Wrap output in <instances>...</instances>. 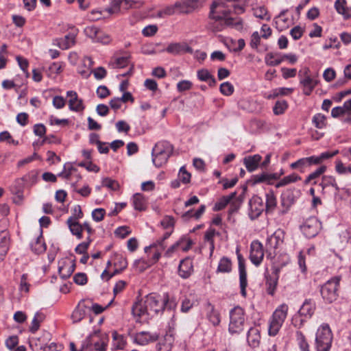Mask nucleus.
<instances>
[{
    "label": "nucleus",
    "instance_id": "obj_1",
    "mask_svg": "<svg viewBox=\"0 0 351 351\" xmlns=\"http://www.w3.org/2000/svg\"><path fill=\"white\" fill-rule=\"evenodd\" d=\"M144 299L145 304L152 316L165 310H175L177 306L176 298L170 297L167 293H165L162 296L155 293H150Z\"/></svg>",
    "mask_w": 351,
    "mask_h": 351
},
{
    "label": "nucleus",
    "instance_id": "obj_2",
    "mask_svg": "<svg viewBox=\"0 0 351 351\" xmlns=\"http://www.w3.org/2000/svg\"><path fill=\"white\" fill-rule=\"evenodd\" d=\"M233 27L237 30L243 28V21L240 18L222 19L219 15L215 14L214 11L210 12L209 21L207 29L213 32H219L226 27Z\"/></svg>",
    "mask_w": 351,
    "mask_h": 351
},
{
    "label": "nucleus",
    "instance_id": "obj_3",
    "mask_svg": "<svg viewBox=\"0 0 351 351\" xmlns=\"http://www.w3.org/2000/svg\"><path fill=\"white\" fill-rule=\"evenodd\" d=\"M173 146L167 141L158 142L152 149V161L157 167L166 164L169 158L173 153Z\"/></svg>",
    "mask_w": 351,
    "mask_h": 351
},
{
    "label": "nucleus",
    "instance_id": "obj_4",
    "mask_svg": "<svg viewBox=\"0 0 351 351\" xmlns=\"http://www.w3.org/2000/svg\"><path fill=\"white\" fill-rule=\"evenodd\" d=\"M341 276H335L327 280L320 288L322 299L326 303L331 304L339 297V283Z\"/></svg>",
    "mask_w": 351,
    "mask_h": 351
},
{
    "label": "nucleus",
    "instance_id": "obj_5",
    "mask_svg": "<svg viewBox=\"0 0 351 351\" xmlns=\"http://www.w3.org/2000/svg\"><path fill=\"white\" fill-rule=\"evenodd\" d=\"M316 308L315 302L312 299H306L298 311V313L293 317L292 322L295 327L302 328L307 319H311Z\"/></svg>",
    "mask_w": 351,
    "mask_h": 351
},
{
    "label": "nucleus",
    "instance_id": "obj_6",
    "mask_svg": "<svg viewBox=\"0 0 351 351\" xmlns=\"http://www.w3.org/2000/svg\"><path fill=\"white\" fill-rule=\"evenodd\" d=\"M332 341V333L328 324L321 325L316 332L317 351H329Z\"/></svg>",
    "mask_w": 351,
    "mask_h": 351
},
{
    "label": "nucleus",
    "instance_id": "obj_7",
    "mask_svg": "<svg viewBox=\"0 0 351 351\" xmlns=\"http://www.w3.org/2000/svg\"><path fill=\"white\" fill-rule=\"evenodd\" d=\"M245 324V312L240 306H236L230 312L228 330L231 334H237L243 329Z\"/></svg>",
    "mask_w": 351,
    "mask_h": 351
},
{
    "label": "nucleus",
    "instance_id": "obj_8",
    "mask_svg": "<svg viewBox=\"0 0 351 351\" xmlns=\"http://www.w3.org/2000/svg\"><path fill=\"white\" fill-rule=\"evenodd\" d=\"M302 232L307 238L315 237L321 229V223L316 217L307 219L300 227Z\"/></svg>",
    "mask_w": 351,
    "mask_h": 351
},
{
    "label": "nucleus",
    "instance_id": "obj_9",
    "mask_svg": "<svg viewBox=\"0 0 351 351\" xmlns=\"http://www.w3.org/2000/svg\"><path fill=\"white\" fill-rule=\"evenodd\" d=\"M83 348L95 351H106V343L101 339L97 332L90 335L84 341Z\"/></svg>",
    "mask_w": 351,
    "mask_h": 351
},
{
    "label": "nucleus",
    "instance_id": "obj_10",
    "mask_svg": "<svg viewBox=\"0 0 351 351\" xmlns=\"http://www.w3.org/2000/svg\"><path fill=\"white\" fill-rule=\"evenodd\" d=\"M238 262H239V282L241 288V294L243 297H246V287L247 285V273L245 267V260L242 255L239 253V249L237 247L236 251Z\"/></svg>",
    "mask_w": 351,
    "mask_h": 351
},
{
    "label": "nucleus",
    "instance_id": "obj_11",
    "mask_svg": "<svg viewBox=\"0 0 351 351\" xmlns=\"http://www.w3.org/2000/svg\"><path fill=\"white\" fill-rule=\"evenodd\" d=\"M264 257V250L262 243L258 241H254L250 245V258L252 263L258 266Z\"/></svg>",
    "mask_w": 351,
    "mask_h": 351
},
{
    "label": "nucleus",
    "instance_id": "obj_12",
    "mask_svg": "<svg viewBox=\"0 0 351 351\" xmlns=\"http://www.w3.org/2000/svg\"><path fill=\"white\" fill-rule=\"evenodd\" d=\"M159 335L154 332L141 331L134 334V342L140 346H145L158 340Z\"/></svg>",
    "mask_w": 351,
    "mask_h": 351
},
{
    "label": "nucleus",
    "instance_id": "obj_13",
    "mask_svg": "<svg viewBox=\"0 0 351 351\" xmlns=\"http://www.w3.org/2000/svg\"><path fill=\"white\" fill-rule=\"evenodd\" d=\"M249 216L252 219L258 218L265 209L263 199L258 196L253 197L249 202Z\"/></svg>",
    "mask_w": 351,
    "mask_h": 351
},
{
    "label": "nucleus",
    "instance_id": "obj_14",
    "mask_svg": "<svg viewBox=\"0 0 351 351\" xmlns=\"http://www.w3.org/2000/svg\"><path fill=\"white\" fill-rule=\"evenodd\" d=\"M165 247L166 245L165 243H162V241L157 240L149 246L145 247V252L149 255L153 253L152 256V263H156L160 258L161 253L165 250Z\"/></svg>",
    "mask_w": 351,
    "mask_h": 351
},
{
    "label": "nucleus",
    "instance_id": "obj_15",
    "mask_svg": "<svg viewBox=\"0 0 351 351\" xmlns=\"http://www.w3.org/2000/svg\"><path fill=\"white\" fill-rule=\"evenodd\" d=\"M280 176L278 175L277 173H267L263 172L261 174L252 176L250 180H249V183L252 186H255L258 184L264 182L271 184L272 183V180H278Z\"/></svg>",
    "mask_w": 351,
    "mask_h": 351
},
{
    "label": "nucleus",
    "instance_id": "obj_16",
    "mask_svg": "<svg viewBox=\"0 0 351 351\" xmlns=\"http://www.w3.org/2000/svg\"><path fill=\"white\" fill-rule=\"evenodd\" d=\"M165 51L173 55H178L184 53H193V49L185 43H173L168 45Z\"/></svg>",
    "mask_w": 351,
    "mask_h": 351
},
{
    "label": "nucleus",
    "instance_id": "obj_17",
    "mask_svg": "<svg viewBox=\"0 0 351 351\" xmlns=\"http://www.w3.org/2000/svg\"><path fill=\"white\" fill-rule=\"evenodd\" d=\"M58 176L71 182L73 180H75L74 182H72L73 184L81 179V176L77 173V169L69 163L64 165V169L58 174Z\"/></svg>",
    "mask_w": 351,
    "mask_h": 351
},
{
    "label": "nucleus",
    "instance_id": "obj_18",
    "mask_svg": "<svg viewBox=\"0 0 351 351\" xmlns=\"http://www.w3.org/2000/svg\"><path fill=\"white\" fill-rule=\"evenodd\" d=\"M193 272V261L189 258L182 260L178 267V274L184 278H188Z\"/></svg>",
    "mask_w": 351,
    "mask_h": 351
},
{
    "label": "nucleus",
    "instance_id": "obj_19",
    "mask_svg": "<svg viewBox=\"0 0 351 351\" xmlns=\"http://www.w3.org/2000/svg\"><path fill=\"white\" fill-rule=\"evenodd\" d=\"M66 95L70 97L69 100V108L71 110L75 112H81L84 109L82 100L78 98L75 91L69 90Z\"/></svg>",
    "mask_w": 351,
    "mask_h": 351
},
{
    "label": "nucleus",
    "instance_id": "obj_20",
    "mask_svg": "<svg viewBox=\"0 0 351 351\" xmlns=\"http://www.w3.org/2000/svg\"><path fill=\"white\" fill-rule=\"evenodd\" d=\"M261 338L260 330L257 327L250 328L247 335V341L250 347L253 348L258 347Z\"/></svg>",
    "mask_w": 351,
    "mask_h": 351
},
{
    "label": "nucleus",
    "instance_id": "obj_21",
    "mask_svg": "<svg viewBox=\"0 0 351 351\" xmlns=\"http://www.w3.org/2000/svg\"><path fill=\"white\" fill-rule=\"evenodd\" d=\"M338 153V150H335L331 152H326L322 153L319 156H312L310 157H306V160L309 166H311L313 165H319L324 160L336 156Z\"/></svg>",
    "mask_w": 351,
    "mask_h": 351
},
{
    "label": "nucleus",
    "instance_id": "obj_22",
    "mask_svg": "<svg viewBox=\"0 0 351 351\" xmlns=\"http://www.w3.org/2000/svg\"><path fill=\"white\" fill-rule=\"evenodd\" d=\"M261 159L262 157L259 154L248 156L243 158V164L248 171L252 172L257 169Z\"/></svg>",
    "mask_w": 351,
    "mask_h": 351
},
{
    "label": "nucleus",
    "instance_id": "obj_23",
    "mask_svg": "<svg viewBox=\"0 0 351 351\" xmlns=\"http://www.w3.org/2000/svg\"><path fill=\"white\" fill-rule=\"evenodd\" d=\"M334 6L337 12L342 15L344 19L351 18V7L347 6L346 0H336Z\"/></svg>",
    "mask_w": 351,
    "mask_h": 351
},
{
    "label": "nucleus",
    "instance_id": "obj_24",
    "mask_svg": "<svg viewBox=\"0 0 351 351\" xmlns=\"http://www.w3.org/2000/svg\"><path fill=\"white\" fill-rule=\"evenodd\" d=\"M75 270V265L69 261H63L59 263L58 272L62 279L69 278Z\"/></svg>",
    "mask_w": 351,
    "mask_h": 351
},
{
    "label": "nucleus",
    "instance_id": "obj_25",
    "mask_svg": "<svg viewBox=\"0 0 351 351\" xmlns=\"http://www.w3.org/2000/svg\"><path fill=\"white\" fill-rule=\"evenodd\" d=\"M56 45L63 50H66L71 47L75 43V35L69 34L62 38L56 40Z\"/></svg>",
    "mask_w": 351,
    "mask_h": 351
},
{
    "label": "nucleus",
    "instance_id": "obj_26",
    "mask_svg": "<svg viewBox=\"0 0 351 351\" xmlns=\"http://www.w3.org/2000/svg\"><path fill=\"white\" fill-rule=\"evenodd\" d=\"M132 312L134 316L141 317L143 315H150L149 311L145 304V299L136 302L132 308Z\"/></svg>",
    "mask_w": 351,
    "mask_h": 351
},
{
    "label": "nucleus",
    "instance_id": "obj_27",
    "mask_svg": "<svg viewBox=\"0 0 351 351\" xmlns=\"http://www.w3.org/2000/svg\"><path fill=\"white\" fill-rule=\"evenodd\" d=\"M130 56L126 55L124 56H114L112 58L110 65L113 69H121L128 66L130 64Z\"/></svg>",
    "mask_w": 351,
    "mask_h": 351
},
{
    "label": "nucleus",
    "instance_id": "obj_28",
    "mask_svg": "<svg viewBox=\"0 0 351 351\" xmlns=\"http://www.w3.org/2000/svg\"><path fill=\"white\" fill-rule=\"evenodd\" d=\"M320 186L322 188V191H324L328 187H332L335 190V193L337 194L339 192V187L337 185L336 179L332 176H324L322 177Z\"/></svg>",
    "mask_w": 351,
    "mask_h": 351
},
{
    "label": "nucleus",
    "instance_id": "obj_29",
    "mask_svg": "<svg viewBox=\"0 0 351 351\" xmlns=\"http://www.w3.org/2000/svg\"><path fill=\"white\" fill-rule=\"evenodd\" d=\"M300 83L303 86L304 94L309 95L316 86L317 82L311 76H306V77L301 78Z\"/></svg>",
    "mask_w": 351,
    "mask_h": 351
},
{
    "label": "nucleus",
    "instance_id": "obj_30",
    "mask_svg": "<svg viewBox=\"0 0 351 351\" xmlns=\"http://www.w3.org/2000/svg\"><path fill=\"white\" fill-rule=\"evenodd\" d=\"M66 224L73 235L75 236L78 239H82L83 226H82V224L78 221L67 219Z\"/></svg>",
    "mask_w": 351,
    "mask_h": 351
},
{
    "label": "nucleus",
    "instance_id": "obj_31",
    "mask_svg": "<svg viewBox=\"0 0 351 351\" xmlns=\"http://www.w3.org/2000/svg\"><path fill=\"white\" fill-rule=\"evenodd\" d=\"M174 343V337L172 334H166L163 339L158 343L159 351H171Z\"/></svg>",
    "mask_w": 351,
    "mask_h": 351
},
{
    "label": "nucleus",
    "instance_id": "obj_32",
    "mask_svg": "<svg viewBox=\"0 0 351 351\" xmlns=\"http://www.w3.org/2000/svg\"><path fill=\"white\" fill-rule=\"evenodd\" d=\"M86 305L84 304H78L71 314V319L73 323H78L84 318L86 313Z\"/></svg>",
    "mask_w": 351,
    "mask_h": 351
},
{
    "label": "nucleus",
    "instance_id": "obj_33",
    "mask_svg": "<svg viewBox=\"0 0 351 351\" xmlns=\"http://www.w3.org/2000/svg\"><path fill=\"white\" fill-rule=\"evenodd\" d=\"M208 311L206 317L209 322L214 326H219L221 322L220 313L211 304H208Z\"/></svg>",
    "mask_w": 351,
    "mask_h": 351
},
{
    "label": "nucleus",
    "instance_id": "obj_34",
    "mask_svg": "<svg viewBox=\"0 0 351 351\" xmlns=\"http://www.w3.org/2000/svg\"><path fill=\"white\" fill-rule=\"evenodd\" d=\"M176 10H179L180 12H183L184 11L182 9V3L180 2H176L173 5H168L163 9L160 10L158 12V15L160 17H163L165 16H170L176 12Z\"/></svg>",
    "mask_w": 351,
    "mask_h": 351
},
{
    "label": "nucleus",
    "instance_id": "obj_35",
    "mask_svg": "<svg viewBox=\"0 0 351 351\" xmlns=\"http://www.w3.org/2000/svg\"><path fill=\"white\" fill-rule=\"evenodd\" d=\"M214 11L215 14L219 15L222 19L230 18L229 14L230 11L226 10L225 5L221 2H213V3L210 6V11Z\"/></svg>",
    "mask_w": 351,
    "mask_h": 351
},
{
    "label": "nucleus",
    "instance_id": "obj_36",
    "mask_svg": "<svg viewBox=\"0 0 351 351\" xmlns=\"http://www.w3.org/2000/svg\"><path fill=\"white\" fill-rule=\"evenodd\" d=\"M295 197L293 192L291 190H287L281 195V204L285 208L283 213H285L290 206L294 203Z\"/></svg>",
    "mask_w": 351,
    "mask_h": 351
},
{
    "label": "nucleus",
    "instance_id": "obj_37",
    "mask_svg": "<svg viewBox=\"0 0 351 351\" xmlns=\"http://www.w3.org/2000/svg\"><path fill=\"white\" fill-rule=\"evenodd\" d=\"M197 76L200 81L208 82L210 86H214L216 84V80L207 69L198 70Z\"/></svg>",
    "mask_w": 351,
    "mask_h": 351
},
{
    "label": "nucleus",
    "instance_id": "obj_38",
    "mask_svg": "<svg viewBox=\"0 0 351 351\" xmlns=\"http://www.w3.org/2000/svg\"><path fill=\"white\" fill-rule=\"evenodd\" d=\"M10 239L8 233L5 231H2L0 233V256H4L9 248Z\"/></svg>",
    "mask_w": 351,
    "mask_h": 351
},
{
    "label": "nucleus",
    "instance_id": "obj_39",
    "mask_svg": "<svg viewBox=\"0 0 351 351\" xmlns=\"http://www.w3.org/2000/svg\"><path fill=\"white\" fill-rule=\"evenodd\" d=\"M133 206L135 210L142 211L146 208V200L141 193H136L132 198Z\"/></svg>",
    "mask_w": 351,
    "mask_h": 351
},
{
    "label": "nucleus",
    "instance_id": "obj_40",
    "mask_svg": "<svg viewBox=\"0 0 351 351\" xmlns=\"http://www.w3.org/2000/svg\"><path fill=\"white\" fill-rule=\"evenodd\" d=\"M288 310V305L282 304L274 311L272 316L284 323L287 316Z\"/></svg>",
    "mask_w": 351,
    "mask_h": 351
},
{
    "label": "nucleus",
    "instance_id": "obj_41",
    "mask_svg": "<svg viewBox=\"0 0 351 351\" xmlns=\"http://www.w3.org/2000/svg\"><path fill=\"white\" fill-rule=\"evenodd\" d=\"M283 322L271 316L269 320L268 333L270 336H276L281 328Z\"/></svg>",
    "mask_w": 351,
    "mask_h": 351
},
{
    "label": "nucleus",
    "instance_id": "obj_42",
    "mask_svg": "<svg viewBox=\"0 0 351 351\" xmlns=\"http://www.w3.org/2000/svg\"><path fill=\"white\" fill-rule=\"evenodd\" d=\"M295 340L301 351H310V346L306 337L300 330L296 331Z\"/></svg>",
    "mask_w": 351,
    "mask_h": 351
},
{
    "label": "nucleus",
    "instance_id": "obj_43",
    "mask_svg": "<svg viewBox=\"0 0 351 351\" xmlns=\"http://www.w3.org/2000/svg\"><path fill=\"white\" fill-rule=\"evenodd\" d=\"M232 270V262L228 257H222L219 263L217 272V273H229Z\"/></svg>",
    "mask_w": 351,
    "mask_h": 351
},
{
    "label": "nucleus",
    "instance_id": "obj_44",
    "mask_svg": "<svg viewBox=\"0 0 351 351\" xmlns=\"http://www.w3.org/2000/svg\"><path fill=\"white\" fill-rule=\"evenodd\" d=\"M237 193L233 192L228 195L223 196L215 205V210L223 209L236 197Z\"/></svg>",
    "mask_w": 351,
    "mask_h": 351
},
{
    "label": "nucleus",
    "instance_id": "obj_45",
    "mask_svg": "<svg viewBox=\"0 0 351 351\" xmlns=\"http://www.w3.org/2000/svg\"><path fill=\"white\" fill-rule=\"evenodd\" d=\"M45 315L40 312H37L32 319L29 331L32 333H35L40 328V324L44 321Z\"/></svg>",
    "mask_w": 351,
    "mask_h": 351
},
{
    "label": "nucleus",
    "instance_id": "obj_46",
    "mask_svg": "<svg viewBox=\"0 0 351 351\" xmlns=\"http://www.w3.org/2000/svg\"><path fill=\"white\" fill-rule=\"evenodd\" d=\"M312 123L316 128L324 129L327 125L326 117L322 113H317L313 117Z\"/></svg>",
    "mask_w": 351,
    "mask_h": 351
},
{
    "label": "nucleus",
    "instance_id": "obj_47",
    "mask_svg": "<svg viewBox=\"0 0 351 351\" xmlns=\"http://www.w3.org/2000/svg\"><path fill=\"white\" fill-rule=\"evenodd\" d=\"M281 234L282 232L280 231L275 232L267 238V245H268L270 248L276 249L280 243H282Z\"/></svg>",
    "mask_w": 351,
    "mask_h": 351
},
{
    "label": "nucleus",
    "instance_id": "obj_48",
    "mask_svg": "<svg viewBox=\"0 0 351 351\" xmlns=\"http://www.w3.org/2000/svg\"><path fill=\"white\" fill-rule=\"evenodd\" d=\"M300 180H301L300 176L296 175L295 173H292L291 175L284 177L280 182H278L276 184V187L280 188V187L284 186L285 185H287L290 183L295 182Z\"/></svg>",
    "mask_w": 351,
    "mask_h": 351
},
{
    "label": "nucleus",
    "instance_id": "obj_49",
    "mask_svg": "<svg viewBox=\"0 0 351 351\" xmlns=\"http://www.w3.org/2000/svg\"><path fill=\"white\" fill-rule=\"evenodd\" d=\"M254 15L256 18L263 20L269 21L271 19L267 8L265 6H258L254 9Z\"/></svg>",
    "mask_w": 351,
    "mask_h": 351
},
{
    "label": "nucleus",
    "instance_id": "obj_50",
    "mask_svg": "<svg viewBox=\"0 0 351 351\" xmlns=\"http://www.w3.org/2000/svg\"><path fill=\"white\" fill-rule=\"evenodd\" d=\"M276 206V198L273 192H269L266 194V211H272Z\"/></svg>",
    "mask_w": 351,
    "mask_h": 351
},
{
    "label": "nucleus",
    "instance_id": "obj_51",
    "mask_svg": "<svg viewBox=\"0 0 351 351\" xmlns=\"http://www.w3.org/2000/svg\"><path fill=\"white\" fill-rule=\"evenodd\" d=\"M32 250L36 254H40L46 250V245L41 237H38L31 245Z\"/></svg>",
    "mask_w": 351,
    "mask_h": 351
},
{
    "label": "nucleus",
    "instance_id": "obj_52",
    "mask_svg": "<svg viewBox=\"0 0 351 351\" xmlns=\"http://www.w3.org/2000/svg\"><path fill=\"white\" fill-rule=\"evenodd\" d=\"M288 108V104L285 100L277 101L273 108L275 115H280L285 113Z\"/></svg>",
    "mask_w": 351,
    "mask_h": 351
},
{
    "label": "nucleus",
    "instance_id": "obj_53",
    "mask_svg": "<svg viewBox=\"0 0 351 351\" xmlns=\"http://www.w3.org/2000/svg\"><path fill=\"white\" fill-rule=\"evenodd\" d=\"M326 170V167L323 165L317 169L315 171L310 173L308 177L304 180V184H308L311 181L315 180L319 178L322 174H323Z\"/></svg>",
    "mask_w": 351,
    "mask_h": 351
},
{
    "label": "nucleus",
    "instance_id": "obj_54",
    "mask_svg": "<svg viewBox=\"0 0 351 351\" xmlns=\"http://www.w3.org/2000/svg\"><path fill=\"white\" fill-rule=\"evenodd\" d=\"M99 28L95 25L87 26L84 28V32L85 35L90 38L93 42L95 41L97 34H99Z\"/></svg>",
    "mask_w": 351,
    "mask_h": 351
},
{
    "label": "nucleus",
    "instance_id": "obj_55",
    "mask_svg": "<svg viewBox=\"0 0 351 351\" xmlns=\"http://www.w3.org/2000/svg\"><path fill=\"white\" fill-rule=\"evenodd\" d=\"M112 339L117 348L123 349L125 347L126 341L123 335L119 334L117 331H113Z\"/></svg>",
    "mask_w": 351,
    "mask_h": 351
},
{
    "label": "nucleus",
    "instance_id": "obj_56",
    "mask_svg": "<svg viewBox=\"0 0 351 351\" xmlns=\"http://www.w3.org/2000/svg\"><path fill=\"white\" fill-rule=\"evenodd\" d=\"M282 62V56L276 58V55L269 53L265 56V63L268 66H275L279 65Z\"/></svg>",
    "mask_w": 351,
    "mask_h": 351
},
{
    "label": "nucleus",
    "instance_id": "obj_57",
    "mask_svg": "<svg viewBox=\"0 0 351 351\" xmlns=\"http://www.w3.org/2000/svg\"><path fill=\"white\" fill-rule=\"evenodd\" d=\"M335 171L339 174H351V164L346 167L341 160H336L335 162Z\"/></svg>",
    "mask_w": 351,
    "mask_h": 351
},
{
    "label": "nucleus",
    "instance_id": "obj_58",
    "mask_svg": "<svg viewBox=\"0 0 351 351\" xmlns=\"http://www.w3.org/2000/svg\"><path fill=\"white\" fill-rule=\"evenodd\" d=\"M195 302V301L192 296L184 298L182 302L181 311L183 313H187L193 306Z\"/></svg>",
    "mask_w": 351,
    "mask_h": 351
},
{
    "label": "nucleus",
    "instance_id": "obj_59",
    "mask_svg": "<svg viewBox=\"0 0 351 351\" xmlns=\"http://www.w3.org/2000/svg\"><path fill=\"white\" fill-rule=\"evenodd\" d=\"M154 263H152V258L149 261V263H147L143 259H138L134 261V267L136 271L138 272H143L148 267L153 265Z\"/></svg>",
    "mask_w": 351,
    "mask_h": 351
},
{
    "label": "nucleus",
    "instance_id": "obj_60",
    "mask_svg": "<svg viewBox=\"0 0 351 351\" xmlns=\"http://www.w3.org/2000/svg\"><path fill=\"white\" fill-rule=\"evenodd\" d=\"M219 90L222 95L230 96L234 93V88L230 82H226L220 85Z\"/></svg>",
    "mask_w": 351,
    "mask_h": 351
},
{
    "label": "nucleus",
    "instance_id": "obj_61",
    "mask_svg": "<svg viewBox=\"0 0 351 351\" xmlns=\"http://www.w3.org/2000/svg\"><path fill=\"white\" fill-rule=\"evenodd\" d=\"M115 261L114 262V267H118L123 271L128 266V262L125 257L120 254L114 255Z\"/></svg>",
    "mask_w": 351,
    "mask_h": 351
},
{
    "label": "nucleus",
    "instance_id": "obj_62",
    "mask_svg": "<svg viewBox=\"0 0 351 351\" xmlns=\"http://www.w3.org/2000/svg\"><path fill=\"white\" fill-rule=\"evenodd\" d=\"M277 285V278H271V276L267 277V292L269 295H274Z\"/></svg>",
    "mask_w": 351,
    "mask_h": 351
},
{
    "label": "nucleus",
    "instance_id": "obj_63",
    "mask_svg": "<svg viewBox=\"0 0 351 351\" xmlns=\"http://www.w3.org/2000/svg\"><path fill=\"white\" fill-rule=\"evenodd\" d=\"M191 175L190 173H189L184 167H182L180 169L179 173H178V179L183 183V184H188L191 181Z\"/></svg>",
    "mask_w": 351,
    "mask_h": 351
},
{
    "label": "nucleus",
    "instance_id": "obj_64",
    "mask_svg": "<svg viewBox=\"0 0 351 351\" xmlns=\"http://www.w3.org/2000/svg\"><path fill=\"white\" fill-rule=\"evenodd\" d=\"M102 186L108 188L112 191H117L119 188V183L114 180L106 178L102 180Z\"/></svg>",
    "mask_w": 351,
    "mask_h": 351
}]
</instances>
